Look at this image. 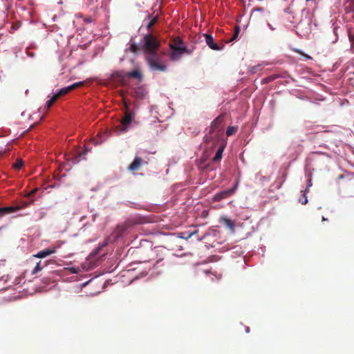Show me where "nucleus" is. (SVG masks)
<instances>
[{
  "instance_id": "1",
  "label": "nucleus",
  "mask_w": 354,
  "mask_h": 354,
  "mask_svg": "<svg viewBox=\"0 0 354 354\" xmlns=\"http://www.w3.org/2000/svg\"><path fill=\"white\" fill-rule=\"evenodd\" d=\"M224 126V115L221 114L216 118L211 123L208 133L204 136V141L209 143L211 141L217 142L221 133Z\"/></svg>"
},
{
  "instance_id": "2",
  "label": "nucleus",
  "mask_w": 354,
  "mask_h": 354,
  "mask_svg": "<svg viewBox=\"0 0 354 354\" xmlns=\"http://www.w3.org/2000/svg\"><path fill=\"white\" fill-rule=\"evenodd\" d=\"M169 47L172 50L169 57L172 61H177L181 58L183 54L190 55L194 51V48H188L183 40L180 37H176L171 40Z\"/></svg>"
},
{
  "instance_id": "3",
  "label": "nucleus",
  "mask_w": 354,
  "mask_h": 354,
  "mask_svg": "<svg viewBox=\"0 0 354 354\" xmlns=\"http://www.w3.org/2000/svg\"><path fill=\"white\" fill-rule=\"evenodd\" d=\"M147 222V218L140 215H136L129 218L124 223L117 226L115 230L116 236L121 237L129 228L132 227L134 225L143 224Z\"/></svg>"
},
{
  "instance_id": "4",
  "label": "nucleus",
  "mask_w": 354,
  "mask_h": 354,
  "mask_svg": "<svg viewBox=\"0 0 354 354\" xmlns=\"http://www.w3.org/2000/svg\"><path fill=\"white\" fill-rule=\"evenodd\" d=\"M160 47V41L151 33L146 34L143 37L142 48L145 55L158 52Z\"/></svg>"
},
{
  "instance_id": "5",
  "label": "nucleus",
  "mask_w": 354,
  "mask_h": 354,
  "mask_svg": "<svg viewBox=\"0 0 354 354\" xmlns=\"http://www.w3.org/2000/svg\"><path fill=\"white\" fill-rule=\"evenodd\" d=\"M145 58L151 71H158L161 72L166 71L167 65L161 61L158 52L145 55Z\"/></svg>"
},
{
  "instance_id": "6",
  "label": "nucleus",
  "mask_w": 354,
  "mask_h": 354,
  "mask_svg": "<svg viewBox=\"0 0 354 354\" xmlns=\"http://www.w3.org/2000/svg\"><path fill=\"white\" fill-rule=\"evenodd\" d=\"M133 118V113L127 111L125 112L120 124L117 127L120 133H125L129 131Z\"/></svg>"
},
{
  "instance_id": "7",
  "label": "nucleus",
  "mask_w": 354,
  "mask_h": 354,
  "mask_svg": "<svg viewBox=\"0 0 354 354\" xmlns=\"http://www.w3.org/2000/svg\"><path fill=\"white\" fill-rule=\"evenodd\" d=\"M237 189V183L231 189H228L216 194L214 196V201H220L232 196Z\"/></svg>"
},
{
  "instance_id": "8",
  "label": "nucleus",
  "mask_w": 354,
  "mask_h": 354,
  "mask_svg": "<svg viewBox=\"0 0 354 354\" xmlns=\"http://www.w3.org/2000/svg\"><path fill=\"white\" fill-rule=\"evenodd\" d=\"M28 204L27 203H25L22 205H15V206L0 207V217H2L6 214H10L16 212L23 208L26 207L28 206Z\"/></svg>"
},
{
  "instance_id": "9",
  "label": "nucleus",
  "mask_w": 354,
  "mask_h": 354,
  "mask_svg": "<svg viewBox=\"0 0 354 354\" xmlns=\"http://www.w3.org/2000/svg\"><path fill=\"white\" fill-rule=\"evenodd\" d=\"M83 84H84L83 82H75L71 86H66L64 88H62L55 95H57V98H59V97L68 94V93H70L71 91H72L73 90L82 86Z\"/></svg>"
},
{
  "instance_id": "10",
  "label": "nucleus",
  "mask_w": 354,
  "mask_h": 354,
  "mask_svg": "<svg viewBox=\"0 0 354 354\" xmlns=\"http://www.w3.org/2000/svg\"><path fill=\"white\" fill-rule=\"evenodd\" d=\"M266 12L263 8H255L252 10L250 19L253 21H259L266 18Z\"/></svg>"
},
{
  "instance_id": "11",
  "label": "nucleus",
  "mask_w": 354,
  "mask_h": 354,
  "mask_svg": "<svg viewBox=\"0 0 354 354\" xmlns=\"http://www.w3.org/2000/svg\"><path fill=\"white\" fill-rule=\"evenodd\" d=\"M147 162L145 161L142 158L136 156L133 161L128 167V169L131 171H136L139 170L143 165H147Z\"/></svg>"
},
{
  "instance_id": "12",
  "label": "nucleus",
  "mask_w": 354,
  "mask_h": 354,
  "mask_svg": "<svg viewBox=\"0 0 354 354\" xmlns=\"http://www.w3.org/2000/svg\"><path fill=\"white\" fill-rule=\"evenodd\" d=\"M56 252V248H46L41 251H39L36 254H34L33 257L36 258L43 259L46 257L48 255H50L52 254H54Z\"/></svg>"
},
{
  "instance_id": "13",
  "label": "nucleus",
  "mask_w": 354,
  "mask_h": 354,
  "mask_svg": "<svg viewBox=\"0 0 354 354\" xmlns=\"http://www.w3.org/2000/svg\"><path fill=\"white\" fill-rule=\"evenodd\" d=\"M153 253L156 254V258L153 259H156V264H158L160 261H162L164 259V252L165 249L162 247H156L153 250Z\"/></svg>"
},
{
  "instance_id": "14",
  "label": "nucleus",
  "mask_w": 354,
  "mask_h": 354,
  "mask_svg": "<svg viewBox=\"0 0 354 354\" xmlns=\"http://www.w3.org/2000/svg\"><path fill=\"white\" fill-rule=\"evenodd\" d=\"M205 42L207 46L212 50H218L221 48L214 41V38L210 35H205Z\"/></svg>"
},
{
  "instance_id": "15",
  "label": "nucleus",
  "mask_w": 354,
  "mask_h": 354,
  "mask_svg": "<svg viewBox=\"0 0 354 354\" xmlns=\"http://www.w3.org/2000/svg\"><path fill=\"white\" fill-rule=\"evenodd\" d=\"M220 222L229 228L232 232H234V223L233 221L229 219L225 216H222L220 218Z\"/></svg>"
},
{
  "instance_id": "16",
  "label": "nucleus",
  "mask_w": 354,
  "mask_h": 354,
  "mask_svg": "<svg viewBox=\"0 0 354 354\" xmlns=\"http://www.w3.org/2000/svg\"><path fill=\"white\" fill-rule=\"evenodd\" d=\"M147 91L142 86H138L133 91V96L137 99H142L145 97Z\"/></svg>"
},
{
  "instance_id": "17",
  "label": "nucleus",
  "mask_w": 354,
  "mask_h": 354,
  "mask_svg": "<svg viewBox=\"0 0 354 354\" xmlns=\"http://www.w3.org/2000/svg\"><path fill=\"white\" fill-rule=\"evenodd\" d=\"M126 76V73L122 71H118L111 74V79L122 82Z\"/></svg>"
},
{
  "instance_id": "18",
  "label": "nucleus",
  "mask_w": 354,
  "mask_h": 354,
  "mask_svg": "<svg viewBox=\"0 0 354 354\" xmlns=\"http://www.w3.org/2000/svg\"><path fill=\"white\" fill-rule=\"evenodd\" d=\"M126 76L127 77L135 78V79H137L138 80H142V78H143L142 73V72L139 69H135V70H133L132 71L127 73H126Z\"/></svg>"
},
{
  "instance_id": "19",
  "label": "nucleus",
  "mask_w": 354,
  "mask_h": 354,
  "mask_svg": "<svg viewBox=\"0 0 354 354\" xmlns=\"http://www.w3.org/2000/svg\"><path fill=\"white\" fill-rule=\"evenodd\" d=\"M224 148H225L224 145H221L219 147V148L216 151L215 156L213 158L214 162H218L221 160Z\"/></svg>"
},
{
  "instance_id": "20",
  "label": "nucleus",
  "mask_w": 354,
  "mask_h": 354,
  "mask_svg": "<svg viewBox=\"0 0 354 354\" xmlns=\"http://www.w3.org/2000/svg\"><path fill=\"white\" fill-rule=\"evenodd\" d=\"M157 17H149V21L147 24V29L148 31H149L151 28L157 23Z\"/></svg>"
},
{
  "instance_id": "21",
  "label": "nucleus",
  "mask_w": 354,
  "mask_h": 354,
  "mask_svg": "<svg viewBox=\"0 0 354 354\" xmlns=\"http://www.w3.org/2000/svg\"><path fill=\"white\" fill-rule=\"evenodd\" d=\"M279 77H280V75H277V74L271 75H269V76L263 78L262 80V82L263 84H268V83H270V82L274 81V80L279 78Z\"/></svg>"
},
{
  "instance_id": "22",
  "label": "nucleus",
  "mask_w": 354,
  "mask_h": 354,
  "mask_svg": "<svg viewBox=\"0 0 354 354\" xmlns=\"http://www.w3.org/2000/svg\"><path fill=\"white\" fill-rule=\"evenodd\" d=\"M47 266V263L45 262L44 263V265H41V261H39L37 265L35 266V267L33 268V270H32V274H35L36 273H37L38 272L41 271L42 270V268Z\"/></svg>"
},
{
  "instance_id": "23",
  "label": "nucleus",
  "mask_w": 354,
  "mask_h": 354,
  "mask_svg": "<svg viewBox=\"0 0 354 354\" xmlns=\"http://www.w3.org/2000/svg\"><path fill=\"white\" fill-rule=\"evenodd\" d=\"M58 100L57 95H53L46 103L47 109H49L53 104Z\"/></svg>"
},
{
  "instance_id": "24",
  "label": "nucleus",
  "mask_w": 354,
  "mask_h": 354,
  "mask_svg": "<svg viewBox=\"0 0 354 354\" xmlns=\"http://www.w3.org/2000/svg\"><path fill=\"white\" fill-rule=\"evenodd\" d=\"M238 130V127H228L227 130H226V135L227 136H231L234 134L236 133V132Z\"/></svg>"
},
{
  "instance_id": "25",
  "label": "nucleus",
  "mask_w": 354,
  "mask_h": 354,
  "mask_svg": "<svg viewBox=\"0 0 354 354\" xmlns=\"http://www.w3.org/2000/svg\"><path fill=\"white\" fill-rule=\"evenodd\" d=\"M240 32V27L239 26H235L233 36L229 39L228 41H234Z\"/></svg>"
},
{
  "instance_id": "26",
  "label": "nucleus",
  "mask_w": 354,
  "mask_h": 354,
  "mask_svg": "<svg viewBox=\"0 0 354 354\" xmlns=\"http://www.w3.org/2000/svg\"><path fill=\"white\" fill-rule=\"evenodd\" d=\"M348 37L351 44V49L354 51V31L348 32Z\"/></svg>"
},
{
  "instance_id": "27",
  "label": "nucleus",
  "mask_w": 354,
  "mask_h": 354,
  "mask_svg": "<svg viewBox=\"0 0 354 354\" xmlns=\"http://www.w3.org/2000/svg\"><path fill=\"white\" fill-rule=\"evenodd\" d=\"M23 166V161L21 159L17 160L13 165V167L16 169H20Z\"/></svg>"
},
{
  "instance_id": "28",
  "label": "nucleus",
  "mask_w": 354,
  "mask_h": 354,
  "mask_svg": "<svg viewBox=\"0 0 354 354\" xmlns=\"http://www.w3.org/2000/svg\"><path fill=\"white\" fill-rule=\"evenodd\" d=\"M129 50L132 53H137L138 50V46L136 45V43L131 44Z\"/></svg>"
},
{
  "instance_id": "29",
  "label": "nucleus",
  "mask_w": 354,
  "mask_h": 354,
  "mask_svg": "<svg viewBox=\"0 0 354 354\" xmlns=\"http://www.w3.org/2000/svg\"><path fill=\"white\" fill-rule=\"evenodd\" d=\"M299 202L302 205H305L308 203L307 197L305 194H304L303 198L299 199Z\"/></svg>"
},
{
  "instance_id": "30",
  "label": "nucleus",
  "mask_w": 354,
  "mask_h": 354,
  "mask_svg": "<svg viewBox=\"0 0 354 354\" xmlns=\"http://www.w3.org/2000/svg\"><path fill=\"white\" fill-rule=\"evenodd\" d=\"M296 52H297V53H299L301 54V55H303V56H304L306 59H312V58H311V57H310L309 55H306V54H305V53H301V51H299V50H296Z\"/></svg>"
},
{
  "instance_id": "31",
  "label": "nucleus",
  "mask_w": 354,
  "mask_h": 354,
  "mask_svg": "<svg viewBox=\"0 0 354 354\" xmlns=\"http://www.w3.org/2000/svg\"><path fill=\"white\" fill-rule=\"evenodd\" d=\"M196 233V231H194L193 232H191L189 233L187 236L184 237V236H182L183 238L185 239H189L192 236H193L194 234H195Z\"/></svg>"
},
{
  "instance_id": "32",
  "label": "nucleus",
  "mask_w": 354,
  "mask_h": 354,
  "mask_svg": "<svg viewBox=\"0 0 354 354\" xmlns=\"http://www.w3.org/2000/svg\"><path fill=\"white\" fill-rule=\"evenodd\" d=\"M268 26L270 27L271 30H274V28L272 27V26H271V24H268Z\"/></svg>"
},
{
  "instance_id": "33",
  "label": "nucleus",
  "mask_w": 354,
  "mask_h": 354,
  "mask_svg": "<svg viewBox=\"0 0 354 354\" xmlns=\"http://www.w3.org/2000/svg\"><path fill=\"white\" fill-rule=\"evenodd\" d=\"M311 180H309V183H310ZM308 186H310V184L308 185Z\"/></svg>"
},
{
  "instance_id": "34",
  "label": "nucleus",
  "mask_w": 354,
  "mask_h": 354,
  "mask_svg": "<svg viewBox=\"0 0 354 354\" xmlns=\"http://www.w3.org/2000/svg\"><path fill=\"white\" fill-rule=\"evenodd\" d=\"M322 220H323V221H325V220H326V218L323 217V218H322Z\"/></svg>"
}]
</instances>
